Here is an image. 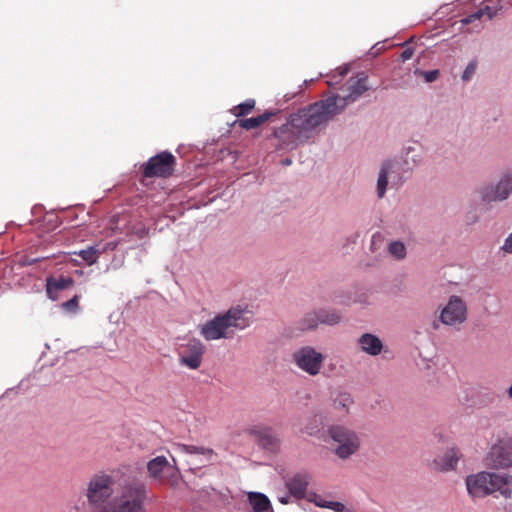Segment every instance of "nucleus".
<instances>
[{
    "instance_id": "a211bd4d",
    "label": "nucleus",
    "mask_w": 512,
    "mask_h": 512,
    "mask_svg": "<svg viewBox=\"0 0 512 512\" xmlns=\"http://www.w3.org/2000/svg\"><path fill=\"white\" fill-rule=\"evenodd\" d=\"M74 284V280L71 277H50L47 279V294L49 298L55 300L56 293L71 287Z\"/></svg>"
},
{
    "instance_id": "5701e85b",
    "label": "nucleus",
    "mask_w": 512,
    "mask_h": 512,
    "mask_svg": "<svg viewBox=\"0 0 512 512\" xmlns=\"http://www.w3.org/2000/svg\"><path fill=\"white\" fill-rule=\"evenodd\" d=\"M178 450L188 454H200L203 455L208 462L211 461L214 456V451L210 448L199 447L194 445L178 444Z\"/></svg>"
},
{
    "instance_id": "1a4fd4ad",
    "label": "nucleus",
    "mask_w": 512,
    "mask_h": 512,
    "mask_svg": "<svg viewBox=\"0 0 512 512\" xmlns=\"http://www.w3.org/2000/svg\"><path fill=\"white\" fill-rule=\"evenodd\" d=\"M246 431L263 449L271 452L279 449L280 440L272 427L259 424L249 427Z\"/></svg>"
},
{
    "instance_id": "bb28decb",
    "label": "nucleus",
    "mask_w": 512,
    "mask_h": 512,
    "mask_svg": "<svg viewBox=\"0 0 512 512\" xmlns=\"http://www.w3.org/2000/svg\"><path fill=\"white\" fill-rule=\"evenodd\" d=\"M255 104L256 102L254 99H247L245 102L234 106L231 109V113L238 118L246 116L255 108Z\"/></svg>"
},
{
    "instance_id": "ea45409f",
    "label": "nucleus",
    "mask_w": 512,
    "mask_h": 512,
    "mask_svg": "<svg viewBox=\"0 0 512 512\" xmlns=\"http://www.w3.org/2000/svg\"><path fill=\"white\" fill-rule=\"evenodd\" d=\"M291 163H292V161L288 158L283 161L284 165H290Z\"/></svg>"
},
{
    "instance_id": "a878e982",
    "label": "nucleus",
    "mask_w": 512,
    "mask_h": 512,
    "mask_svg": "<svg viewBox=\"0 0 512 512\" xmlns=\"http://www.w3.org/2000/svg\"><path fill=\"white\" fill-rule=\"evenodd\" d=\"M73 254L80 256L88 265H93L97 262L101 252L96 247L89 246L86 249L73 252Z\"/></svg>"
},
{
    "instance_id": "58836bf2",
    "label": "nucleus",
    "mask_w": 512,
    "mask_h": 512,
    "mask_svg": "<svg viewBox=\"0 0 512 512\" xmlns=\"http://www.w3.org/2000/svg\"><path fill=\"white\" fill-rule=\"evenodd\" d=\"M280 502H281L282 504H288V499H287V498H285V497H282V498H280Z\"/></svg>"
},
{
    "instance_id": "f257e3e1",
    "label": "nucleus",
    "mask_w": 512,
    "mask_h": 512,
    "mask_svg": "<svg viewBox=\"0 0 512 512\" xmlns=\"http://www.w3.org/2000/svg\"><path fill=\"white\" fill-rule=\"evenodd\" d=\"M368 76L364 72L351 77L346 83V94H333L291 114L287 122L274 131L284 149H294L324 129L345 108L369 90Z\"/></svg>"
},
{
    "instance_id": "f03ea898",
    "label": "nucleus",
    "mask_w": 512,
    "mask_h": 512,
    "mask_svg": "<svg viewBox=\"0 0 512 512\" xmlns=\"http://www.w3.org/2000/svg\"><path fill=\"white\" fill-rule=\"evenodd\" d=\"M113 485V478L105 473H97L90 478L86 497L91 506L98 508L94 512H146V488L143 483H125L119 493L111 499Z\"/></svg>"
},
{
    "instance_id": "c85d7f7f",
    "label": "nucleus",
    "mask_w": 512,
    "mask_h": 512,
    "mask_svg": "<svg viewBox=\"0 0 512 512\" xmlns=\"http://www.w3.org/2000/svg\"><path fill=\"white\" fill-rule=\"evenodd\" d=\"M319 507L329 508L335 512H344L345 511V505L341 502L337 501H325L322 503H317Z\"/></svg>"
},
{
    "instance_id": "4be33fe9",
    "label": "nucleus",
    "mask_w": 512,
    "mask_h": 512,
    "mask_svg": "<svg viewBox=\"0 0 512 512\" xmlns=\"http://www.w3.org/2000/svg\"><path fill=\"white\" fill-rule=\"evenodd\" d=\"M169 467L168 459L165 456H157L147 463V470L152 478L159 479L165 468Z\"/></svg>"
},
{
    "instance_id": "0eeeda50",
    "label": "nucleus",
    "mask_w": 512,
    "mask_h": 512,
    "mask_svg": "<svg viewBox=\"0 0 512 512\" xmlns=\"http://www.w3.org/2000/svg\"><path fill=\"white\" fill-rule=\"evenodd\" d=\"M468 318V307L464 300L452 295L446 305L441 309L439 320L446 326L459 328Z\"/></svg>"
},
{
    "instance_id": "f704fd0d",
    "label": "nucleus",
    "mask_w": 512,
    "mask_h": 512,
    "mask_svg": "<svg viewBox=\"0 0 512 512\" xmlns=\"http://www.w3.org/2000/svg\"><path fill=\"white\" fill-rule=\"evenodd\" d=\"M438 77V71L437 70H432V71H427L425 72V79L427 82H433L437 79Z\"/></svg>"
},
{
    "instance_id": "393cba45",
    "label": "nucleus",
    "mask_w": 512,
    "mask_h": 512,
    "mask_svg": "<svg viewBox=\"0 0 512 512\" xmlns=\"http://www.w3.org/2000/svg\"><path fill=\"white\" fill-rule=\"evenodd\" d=\"M318 312L320 324L335 325L338 324L342 319V316L336 310L333 309H321Z\"/></svg>"
},
{
    "instance_id": "e433bc0d",
    "label": "nucleus",
    "mask_w": 512,
    "mask_h": 512,
    "mask_svg": "<svg viewBox=\"0 0 512 512\" xmlns=\"http://www.w3.org/2000/svg\"><path fill=\"white\" fill-rule=\"evenodd\" d=\"M346 402H351L350 397L348 395H342L341 400H338V403L342 406H345Z\"/></svg>"
},
{
    "instance_id": "6ab92c4d",
    "label": "nucleus",
    "mask_w": 512,
    "mask_h": 512,
    "mask_svg": "<svg viewBox=\"0 0 512 512\" xmlns=\"http://www.w3.org/2000/svg\"><path fill=\"white\" fill-rule=\"evenodd\" d=\"M397 165L398 163L393 161L383 163L377 181V193L379 198L384 196L388 184V175L394 171Z\"/></svg>"
},
{
    "instance_id": "cd10ccee",
    "label": "nucleus",
    "mask_w": 512,
    "mask_h": 512,
    "mask_svg": "<svg viewBox=\"0 0 512 512\" xmlns=\"http://www.w3.org/2000/svg\"><path fill=\"white\" fill-rule=\"evenodd\" d=\"M388 252L397 260H402L406 257V247L400 241H393L388 245Z\"/></svg>"
},
{
    "instance_id": "9d476101",
    "label": "nucleus",
    "mask_w": 512,
    "mask_h": 512,
    "mask_svg": "<svg viewBox=\"0 0 512 512\" xmlns=\"http://www.w3.org/2000/svg\"><path fill=\"white\" fill-rule=\"evenodd\" d=\"M205 346L198 339H191L185 346L184 351L180 354L181 365L190 369H198L203 361Z\"/></svg>"
},
{
    "instance_id": "4468645a",
    "label": "nucleus",
    "mask_w": 512,
    "mask_h": 512,
    "mask_svg": "<svg viewBox=\"0 0 512 512\" xmlns=\"http://www.w3.org/2000/svg\"><path fill=\"white\" fill-rule=\"evenodd\" d=\"M310 476L306 472L294 474L286 480V487L289 493L297 498L302 499L305 497L309 485Z\"/></svg>"
},
{
    "instance_id": "6e6552de",
    "label": "nucleus",
    "mask_w": 512,
    "mask_h": 512,
    "mask_svg": "<svg viewBox=\"0 0 512 512\" xmlns=\"http://www.w3.org/2000/svg\"><path fill=\"white\" fill-rule=\"evenodd\" d=\"M485 464L491 469L512 467V438L499 440L485 457Z\"/></svg>"
},
{
    "instance_id": "7c9ffc66",
    "label": "nucleus",
    "mask_w": 512,
    "mask_h": 512,
    "mask_svg": "<svg viewBox=\"0 0 512 512\" xmlns=\"http://www.w3.org/2000/svg\"><path fill=\"white\" fill-rule=\"evenodd\" d=\"M476 68H477V62L475 60L471 61L467 65L466 69L464 70L463 75H462V79L464 81L470 80L471 77L473 76V74L475 73Z\"/></svg>"
},
{
    "instance_id": "2f4dec72",
    "label": "nucleus",
    "mask_w": 512,
    "mask_h": 512,
    "mask_svg": "<svg viewBox=\"0 0 512 512\" xmlns=\"http://www.w3.org/2000/svg\"><path fill=\"white\" fill-rule=\"evenodd\" d=\"M78 296L75 295L73 298H71L70 300L64 302L62 304V307L64 310L68 311V312H75L78 308Z\"/></svg>"
},
{
    "instance_id": "473e14b6",
    "label": "nucleus",
    "mask_w": 512,
    "mask_h": 512,
    "mask_svg": "<svg viewBox=\"0 0 512 512\" xmlns=\"http://www.w3.org/2000/svg\"><path fill=\"white\" fill-rule=\"evenodd\" d=\"M413 54H414V49H413V48H411V47H408V48H406V49L401 53V55H400V59L402 60V62H405V61H407V60L411 59V58H412V56H413Z\"/></svg>"
},
{
    "instance_id": "b1692460",
    "label": "nucleus",
    "mask_w": 512,
    "mask_h": 512,
    "mask_svg": "<svg viewBox=\"0 0 512 512\" xmlns=\"http://www.w3.org/2000/svg\"><path fill=\"white\" fill-rule=\"evenodd\" d=\"M320 324L319 312L312 311L307 313L299 322L301 330L315 329Z\"/></svg>"
},
{
    "instance_id": "c9c22d12",
    "label": "nucleus",
    "mask_w": 512,
    "mask_h": 512,
    "mask_svg": "<svg viewBox=\"0 0 512 512\" xmlns=\"http://www.w3.org/2000/svg\"><path fill=\"white\" fill-rule=\"evenodd\" d=\"M318 431H319L318 425H316L315 427H312V428L305 427V429H304V432L307 433L308 435H315Z\"/></svg>"
},
{
    "instance_id": "412c9836",
    "label": "nucleus",
    "mask_w": 512,
    "mask_h": 512,
    "mask_svg": "<svg viewBox=\"0 0 512 512\" xmlns=\"http://www.w3.org/2000/svg\"><path fill=\"white\" fill-rule=\"evenodd\" d=\"M248 500L254 512L271 510V502L269 498L262 493L250 492L248 494Z\"/></svg>"
},
{
    "instance_id": "c756f323",
    "label": "nucleus",
    "mask_w": 512,
    "mask_h": 512,
    "mask_svg": "<svg viewBox=\"0 0 512 512\" xmlns=\"http://www.w3.org/2000/svg\"><path fill=\"white\" fill-rule=\"evenodd\" d=\"M349 68L348 67H341L337 70V74H334L330 77V79L327 81V84L329 86H333L337 84L346 74L348 73Z\"/></svg>"
},
{
    "instance_id": "f8f14e48",
    "label": "nucleus",
    "mask_w": 512,
    "mask_h": 512,
    "mask_svg": "<svg viewBox=\"0 0 512 512\" xmlns=\"http://www.w3.org/2000/svg\"><path fill=\"white\" fill-rule=\"evenodd\" d=\"M466 487L469 495L473 498H481L491 495L489 488V472L481 471L467 476Z\"/></svg>"
},
{
    "instance_id": "9b49d317",
    "label": "nucleus",
    "mask_w": 512,
    "mask_h": 512,
    "mask_svg": "<svg viewBox=\"0 0 512 512\" xmlns=\"http://www.w3.org/2000/svg\"><path fill=\"white\" fill-rule=\"evenodd\" d=\"M512 192V172L505 174L496 186H488L482 191L485 201H502L508 198Z\"/></svg>"
},
{
    "instance_id": "7ed1b4c3",
    "label": "nucleus",
    "mask_w": 512,
    "mask_h": 512,
    "mask_svg": "<svg viewBox=\"0 0 512 512\" xmlns=\"http://www.w3.org/2000/svg\"><path fill=\"white\" fill-rule=\"evenodd\" d=\"M250 325V320L240 308H231L224 314H219L212 320L202 325L201 335L207 340H218L229 337V329H245Z\"/></svg>"
},
{
    "instance_id": "423d86ee",
    "label": "nucleus",
    "mask_w": 512,
    "mask_h": 512,
    "mask_svg": "<svg viewBox=\"0 0 512 512\" xmlns=\"http://www.w3.org/2000/svg\"><path fill=\"white\" fill-rule=\"evenodd\" d=\"M325 357L312 346H303L292 354L293 363L303 372L310 376L320 373Z\"/></svg>"
},
{
    "instance_id": "dca6fc26",
    "label": "nucleus",
    "mask_w": 512,
    "mask_h": 512,
    "mask_svg": "<svg viewBox=\"0 0 512 512\" xmlns=\"http://www.w3.org/2000/svg\"><path fill=\"white\" fill-rule=\"evenodd\" d=\"M360 349L372 356L379 355L383 349V343L379 337L371 333H365L358 339Z\"/></svg>"
},
{
    "instance_id": "39448f33",
    "label": "nucleus",
    "mask_w": 512,
    "mask_h": 512,
    "mask_svg": "<svg viewBox=\"0 0 512 512\" xmlns=\"http://www.w3.org/2000/svg\"><path fill=\"white\" fill-rule=\"evenodd\" d=\"M176 167V157L169 151H162L141 165L145 178H169Z\"/></svg>"
},
{
    "instance_id": "ddd939ff",
    "label": "nucleus",
    "mask_w": 512,
    "mask_h": 512,
    "mask_svg": "<svg viewBox=\"0 0 512 512\" xmlns=\"http://www.w3.org/2000/svg\"><path fill=\"white\" fill-rule=\"evenodd\" d=\"M491 494L499 492L506 499L512 497V474L489 472Z\"/></svg>"
},
{
    "instance_id": "72a5a7b5",
    "label": "nucleus",
    "mask_w": 512,
    "mask_h": 512,
    "mask_svg": "<svg viewBox=\"0 0 512 512\" xmlns=\"http://www.w3.org/2000/svg\"><path fill=\"white\" fill-rule=\"evenodd\" d=\"M502 249L506 253H512V233L506 238L504 245L502 246Z\"/></svg>"
},
{
    "instance_id": "20e7f679",
    "label": "nucleus",
    "mask_w": 512,
    "mask_h": 512,
    "mask_svg": "<svg viewBox=\"0 0 512 512\" xmlns=\"http://www.w3.org/2000/svg\"><path fill=\"white\" fill-rule=\"evenodd\" d=\"M329 436L335 442V454L340 459H348L360 448V439L356 432L341 426L335 425L329 428Z\"/></svg>"
},
{
    "instance_id": "aec40b11",
    "label": "nucleus",
    "mask_w": 512,
    "mask_h": 512,
    "mask_svg": "<svg viewBox=\"0 0 512 512\" xmlns=\"http://www.w3.org/2000/svg\"><path fill=\"white\" fill-rule=\"evenodd\" d=\"M275 115V112L266 111L265 113L258 115L256 117H251L247 119L238 120V126L245 130H252L260 127L265 122H267L271 117Z\"/></svg>"
},
{
    "instance_id": "2eb2a0df",
    "label": "nucleus",
    "mask_w": 512,
    "mask_h": 512,
    "mask_svg": "<svg viewBox=\"0 0 512 512\" xmlns=\"http://www.w3.org/2000/svg\"><path fill=\"white\" fill-rule=\"evenodd\" d=\"M500 0L496 1L495 5H485L482 8H479L474 13L468 15L467 17L460 20L462 26H466L472 23L475 24V28L479 29L480 24L479 22L483 17H486L488 20H491L494 16L497 15L498 11L502 9V6L499 5Z\"/></svg>"
},
{
    "instance_id": "f3484780",
    "label": "nucleus",
    "mask_w": 512,
    "mask_h": 512,
    "mask_svg": "<svg viewBox=\"0 0 512 512\" xmlns=\"http://www.w3.org/2000/svg\"><path fill=\"white\" fill-rule=\"evenodd\" d=\"M460 459L459 451L455 448L448 449L443 456L434 460L435 468L442 471H449L455 469Z\"/></svg>"
},
{
    "instance_id": "4c0bfd02",
    "label": "nucleus",
    "mask_w": 512,
    "mask_h": 512,
    "mask_svg": "<svg viewBox=\"0 0 512 512\" xmlns=\"http://www.w3.org/2000/svg\"><path fill=\"white\" fill-rule=\"evenodd\" d=\"M506 395L509 399H512V384L507 388Z\"/></svg>"
}]
</instances>
